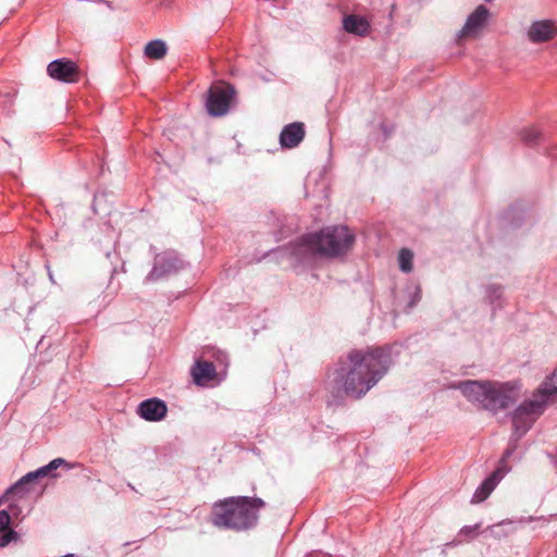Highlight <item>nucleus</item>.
Wrapping results in <instances>:
<instances>
[{"mask_svg":"<svg viewBox=\"0 0 557 557\" xmlns=\"http://www.w3.org/2000/svg\"><path fill=\"white\" fill-rule=\"evenodd\" d=\"M304 243L313 253L336 258L351 250L355 234L345 225L327 226L319 233L306 235Z\"/></svg>","mask_w":557,"mask_h":557,"instance_id":"obj_4","label":"nucleus"},{"mask_svg":"<svg viewBox=\"0 0 557 557\" xmlns=\"http://www.w3.org/2000/svg\"><path fill=\"white\" fill-rule=\"evenodd\" d=\"M65 461L64 459L62 458H57V459H53L49 465L38 469L37 471L35 472H29L28 474H26L20 482L18 484H24V483H27V482H30L35 479H37L38 476H45L47 475L50 471L54 470V469H58L61 465H63Z\"/></svg>","mask_w":557,"mask_h":557,"instance_id":"obj_18","label":"nucleus"},{"mask_svg":"<svg viewBox=\"0 0 557 557\" xmlns=\"http://www.w3.org/2000/svg\"><path fill=\"white\" fill-rule=\"evenodd\" d=\"M10 515L5 510L0 511V546H5L17 537V534L10 528Z\"/></svg>","mask_w":557,"mask_h":557,"instance_id":"obj_15","label":"nucleus"},{"mask_svg":"<svg viewBox=\"0 0 557 557\" xmlns=\"http://www.w3.org/2000/svg\"><path fill=\"white\" fill-rule=\"evenodd\" d=\"M459 388L470 401L491 411L508 407L518 397L517 388L509 384L467 381L461 383Z\"/></svg>","mask_w":557,"mask_h":557,"instance_id":"obj_3","label":"nucleus"},{"mask_svg":"<svg viewBox=\"0 0 557 557\" xmlns=\"http://www.w3.org/2000/svg\"><path fill=\"white\" fill-rule=\"evenodd\" d=\"M264 507L261 498L230 497L216 502L212 507V522L216 527L244 530L252 527L258 511Z\"/></svg>","mask_w":557,"mask_h":557,"instance_id":"obj_2","label":"nucleus"},{"mask_svg":"<svg viewBox=\"0 0 557 557\" xmlns=\"http://www.w3.org/2000/svg\"><path fill=\"white\" fill-rule=\"evenodd\" d=\"M370 24L363 16L349 14L343 18V28L345 32L358 36H364L369 30Z\"/></svg>","mask_w":557,"mask_h":557,"instance_id":"obj_12","label":"nucleus"},{"mask_svg":"<svg viewBox=\"0 0 557 557\" xmlns=\"http://www.w3.org/2000/svg\"><path fill=\"white\" fill-rule=\"evenodd\" d=\"M168 263V272L170 273L171 270H176L181 267V261H178L176 258L174 257H161L159 260H158V263Z\"/></svg>","mask_w":557,"mask_h":557,"instance_id":"obj_21","label":"nucleus"},{"mask_svg":"<svg viewBox=\"0 0 557 557\" xmlns=\"http://www.w3.org/2000/svg\"><path fill=\"white\" fill-rule=\"evenodd\" d=\"M139 414L148 421H159L165 417L166 406L159 399H148L140 404Z\"/></svg>","mask_w":557,"mask_h":557,"instance_id":"obj_11","label":"nucleus"},{"mask_svg":"<svg viewBox=\"0 0 557 557\" xmlns=\"http://www.w3.org/2000/svg\"><path fill=\"white\" fill-rule=\"evenodd\" d=\"M305 124L294 122L283 127L280 134V144L283 148L293 149L297 147L305 138Z\"/></svg>","mask_w":557,"mask_h":557,"instance_id":"obj_9","label":"nucleus"},{"mask_svg":"<svg viewBox=\"0 0 557 557\" xmlns=\"http://www.w3.org/2000/svg\"><path fill=\"white\" fill-rule=\"evenodd\" d=\"M191 375L197 385H206L214 379L215 370L210 362L197 361L191 370Z\"/></svg>","mask_w":557,"mask_h":557,"instance_id":"obj_13","label":"nucleus"},{"mask_svg":"<svg viewBox=\"0 0 557 557\" xmlns=\"http://www.w3.org/2000/svg\"><path fill=\"white\" fill-rule=\"evenodd\" d=\"M47 73L51 78L67 84L78 82L81 76L77 64L64 58L50 62L47 66Z\"/></svg>","mask_w":557,"mask_h":557,"instance_id":"obj_8","label":"nucleus"},{"mask_svg":"<svg viewBox=\"0 0 557 557\" xmlns=\"http://www.w3.org/2000/svg\"><path fill=\"white\" fill-rule=\"evenodd\" d=\"M557 28L552 21H536L528 30L530 41L534 44L545 42L554 38Z\"/></svg>","mask_w":557,"mask_h":557,"instance_id":"obj_10","label":"nucleus"},{"mask_svg":"<svg viewBox=\"0 0 557 557\" xmlns=\"http://www.w3.org/2000/svg\"><path fill=\"white\" fill-rule=\"evenodd\" d=\"M388 356L382 348L351 351L333 373L331 383L338 394L361 397L384 375Z\"/></svg>","mask_w":557,"mask_h":557,"instance_id":"obj_1","label":"nucleus"},{"mask_svg":"<svg viewBox=\"0 0 557 557\" xmlns=\"http://www.w3.org/2000/svg\"><path fill=\"white\" fill-rule=\"evenodd\" d=\"M541 137L542 135L540 131L536 129L535 127H527L520 132L521 141L527 146H533L537 144Z\"/></svg>","mask_w":557,"mask_h":557,"instance_id":"obj_19","label":"nucleus"},{"mask_svg":"<svg viewBox=\"0 0 557 557\" xmlns=\"http://www.w3.org/2000/svg\"><path fill=\"white\" fill-rule=\"evenodd\" d=\"M413 255L409 249H401L398 256L399 268L403 272L409 273L412 270Z\"/></svg>","mask_w":557,"mask_h":557,"instance_id":"obj_20","label":"nucleus"},{"mask_svg":"<svg viewBox=\"0 0 557 557\" xmlns=\"http://www.w3.org/2000/svg\"><path fill=\"white\" fill-rule=\"evenodd\" d=\"M544 406L540 398H535V394L530 400L523 403L512 418L515 432L518 435L524 434L543 412Z\"/></svg>","mask_w":557,"mask_h":557,"instance_id":"obj_5","label":"nucleus"},{"mask_svg":"<svg viewBox=\"0 0 557 557\" xmlns=\"http://www.w3.org/2000/svg\"><path fill=\"white\" fill-rule=\"evenodd\" d=\"M500 471H495L490 478H487L481 486L474 493V499L476 502L484 500L496 486L497 481L502 478Z\"/></svg>","mask_w":557,"mask_h":557,"instance_id":"obj_16","label":"nucleus"},{"mask_svg":"<svg viewBox=\"0 0 557 557\" xmlns=\"http://www.w3.org/2000/svg\"><path fill=\"white\" fill-rule=\"evenodd\" d=\"M234 97L235 89L233 86L228 84L212 86L208 91L206 102L209 114L212 116H222L226 114Z\"/></svg>","mask_w":557,"mask_h":557,"instance_id":"obj_6","label":"nucleus"},{"mask_svg":"<svg viewBox=\"0 0 557 557\" xmlns=\"http://www.w3.org/2000/svg\"><path fill=\"white\" fill-rule=\"evenodd\" d=\"M476 531V528H465L461 530L460 534L461 535H468V534H471V533H475Z\"/></svg>","mask_w":557,"mask_h":557,"instance_id":"obj_22","label":"nucleus"},{"mask_svg":"<svg viewBox=\"0 0 557 557\" xmlns=\"http://www.w3.org/2000/svg\"><path fill=\"white\" fill-rule=\"evenodd\" d=\"M554 395H557V370L540 386L535 398H540L546 405L549 397Z\"/></svg>","mask_w":557,"mask_h":557,"instance_id":"obj_14","label":"nucleus"},{"mask_svg":"<svg viewBox=\"0 0 557 557\" xmlns=\"http://www.w3.org/2000/svg\"><path fill=\"white\" fill-rule=\"evenodd\" d=\"M490 17V11L484 5H479L467 18L463 27L457 35V40L460 42L467 38H476L484 29L487 20Z\"/></svg>","mask_w":557,"mask_h":557,"instance_id":"obj_7","label":"nucleus"},{"mask_svg":"<svg viewBox=\"0 0 557 557\" xmlns=\"http://www.w3.org/2000/svg\"><path fill=\"white\" fill-rule=\"evenodd\" d=\"M168 47L163 40L149 41L145 47V55L151 60H160L165 57Z\"/></svg>","mask_w":557,"mask_h":557,"instance_id":"obj_17","label":"nucleus"}]
</instances>
